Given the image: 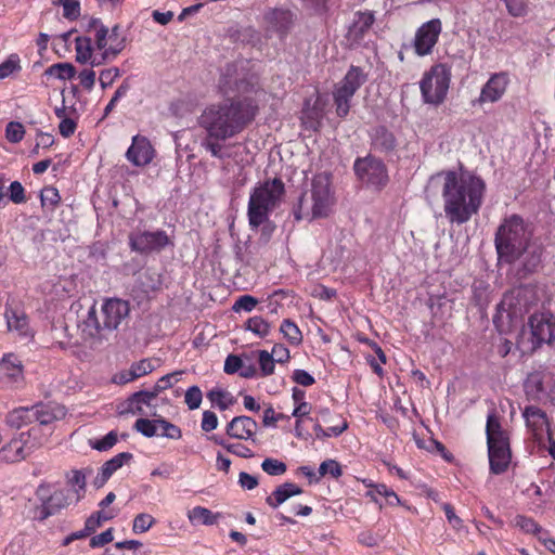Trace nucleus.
Listing matches in <instances>:
<instances>
[{
	"instance_id": "1",
	"label": "nucleus",
	"mask_w": 555,
	"mask_h": 555,
	"mask_svg": "<svg viewBox=\"0 0 555 555\" xmlns=\"http://www.w3.org/2000/svg\"><path fill=\"white\" fill-rule=\"evenodd\" d=\"M218 87L225 95L236 91L238 96L208 105L201 114L198 124L205 131L202 147L212 157L224 159L231 157L225 142L242 133L255 119L258 106L248 94L259 90L256 83L238 78L234 65L225 67Z\"/></svg>"
},
{
	"instance_id": "2",
	"label": "nucleus",
	"mask_w": 555,
	"mask_h": 555,
	"mask_svg": "<svg viewBox=\"0 0 555 555\" xmlns=\"http://www.w3.org/2000/svg\"><path fill=\"white\" fill-rule=\"evenodd\" d=\"M431 179L442 180L443 210L451 223H466L479 211L486 193V183L479 176L461 168L440 171Z\"/></svg>"
},
{
	"instance_id": "3",
	"label": "nucleus",
	"mask_w": 555,
	"mask_h": 555,
	"mask_svg": "<svg viewBox=\"0 0 555 555\" xmlns=\"http://www.w3.org/2000/svg\"><path fill=\"white\" fill-rule=\"evenodd\" d=\"M531 233L522 218L513 215L500 224L495 233V248L499 258L507 263L524 258V267L528 272L534 271L540 262L542 249L530 243Z\"/></svg>"
},
{
	"instance_id": "4",
	"label": "nucleus",
	"mask_w": 555,
	"mask_h": 555,
	"mask_svg": "<svg viewBox=\"0 0 555 555\" xmlns=\"http://www.w3.org/2000/svg\"><path fill=\"white\" fill-rule=\"evenodd\" d=\"M335 205L331 177L326 172L318 173L311 181V188L305 191L294 209L296 220H313L327 217Z\"/></svg>"
},
{
	"instance_id": "5",
	"label": "nucleus",
	"mask_w": 555,
	"mask_h": 555,
	"mask_svg": "<svg viewBox=\"0 0 555 555\" xmlns=\"http://www.w3.org/2000/svg\"><path fill=\"white\" fill-rule=\"evenodd\" d=\"M284 194V183L280 178L268 179L250 192L247 216L249 225L257 229L269 219V214L280 204Z\"/></svg>"
},
{
	"instance_id": "6",
	"label": "nucleus",
	"mask_w": 555,
	"mask_h": 555,
	"mask_svg": "<svg viewBox=\"0 0 555 555\" xmlns=\"http://www.w3.org/2000/svg\"><path fill=\"white\" fill-rule=\"evenodd\" d=\"M555 341V317L551 313L532 314L517 338V348L522 353H533L543 344Z\"/></svg>"
},
{
	"instance_id": "7",
	"label": "nucleus",
	"mask_w": 555,
	"mask_h": 555,
	"mask_svg": "<svg viewBox=\"0 0 555 555\" xmlns=\"http://www.w3.org/2000/svg\"><path fill=\"white\" fill-rule=\"evenodd\" d=\"M130 306L128 301L109 298L102 304L100 315H98L94 307L89 310L85 324L88 327H93L95 334H99L101 330L113 331L128 318Z\"/></svg>"
},
{
	"instance_id": "8",
	"label": "nucleus",
	"mask_w": 555,
	"mask_h": 555,
	"mask_svg": "<svg viewBox=\"0 0 555 555\" xmlns=\"http://www.w3.org/2000/svg\"><path fill=\"white\" fill-rule=\"evenodd\" d=\"M451 73L444 64H436L424 73L420 81L422 96L425 103L441 104L448 93Z\"/></svg>"
},
{
	"instance_id": "9",
	"label": "nucleus",
	"mask_w": 555,
	"mask_h": 555,
	"mask_svg": "<svg viewBox=\"0 0 555 555\" xmlns=\"http://www.w3.org/2000/svg\"><path fill=\"white\" fill-rule=\"evenodd\" d=\"M367 80V74L359 66H350L345 77L335 86L333 99L336 114L344 118L350 109V102L354 93Z\"/></svg>"
},
{
	"instance_id": "10",
	"label": "nucleus",
	"mask_w": 555,
	"mask_h": 555,
	"mask_svg": "<svg viewBox=\"0 0 555 555\" xmlns=\"http://www.w3.org/2000/svg\"><path fill=\"white\" fill-rule=\"evenodd\" d=\"M353 169L358 179L367 188L380 190L389 181L388 170L384 162L375 156L367 155L357 158Z\"/></svg>"
},
{
	"instance_id": "11",
	"label": "nucleus",
	"mask_w": 555,
	"mask_h": 555,
	"mask_svg": "<svg viewBox=\"0 0 555 555\" xmlns=\"http://www.w3.org/2000/svg\"><path fill=\"white\" fill-rule=\"evenodd\" d=\"M131 250L140 254L160 251L167 246H173L172 240L163 230L142 231L129 235Z\"/></svg>"
},
{
	"instance_id": "12",
	"label": "nucleus",
	"mask_w": 555,
	"mask_h": 555,
	"mask_svg": "<svg viewBox=\"0 0 555 555\" xmlns=\"http://www.w3.org/2000/svg\"><path fill=\"white\" fill-rule=\"evenodd\" d=\"M442 31V23L439 18H433L422 24L414 36L413 49L416 55L426 56L431 54Z\"/></svg>"
},
{
	"instance_id": "13",
	"label": "nucleus",
	"mask_w": 555,
	"mask_h": 555,
	"mask_svg": "<svg viewBox=\"0 0 555 555\" xmlns=\"http://www.w3.org/2000/svg\"><path fill=\"white\" fill-rule=\"evenodd\" d=\"M509 85V76L505 72L492 74L482 86L480 94L476 100L479 105L499 102L505 94Z\"/></svg>"
},
{
	"instance_id": "14",
	"label": "nucleus",
	"mask_w": 555,
	"mask_h": 555,
	"mask_svg": "<svg viewBox=\"0 0 555 555\" xmlns=\"http://www.w3.org/2000/svg\"><path fill=\"white\" fill-rule=\"evenodd\" d=\"M0 379L10 388L24 384V366L14 353H7L0 360Z\"/></svg>"
},
{
	"instance_id": "15",
	"label": "nucleus",
	"mask_w": 555,
	"mask_h": 555,
	"mask_svg": "<svg viewBox=\"0 0 555 555\" xmlns=\"http://www.w3.org/2000/svg\"><path fill=\"white\" fill-rule=\"evenodd\" d=\"M154 156L155 150L150 140L140 134L132 138L131 145L126 152V158L128 162L137 167L149 165L153 160Z\"/></svg>"
},
{
	"instance_id": "16",
	"label": "nucleus",
	"mask_w": 555,
	"mask_h": 555,
	"mask_svg": "<svg viewBox=\"0 0 555 555\" xmlns=\"http://www.w3.org/2000/svg\"><path fill=\"white\" fill-rule=\"evenodd\" d=\"M326 102L320 94L314 99L310 98L305 101L301 112V121L307 129L317 131L325 115Z\"/></svg>"
},
{
	"instance_id": "17",
	"label": "nucleus",
	"mask_w": 555,
	"mask_h": 555,
	"mask_svg": "<svg viewBox=\"0 0 555 555\" xmlns=\"http://www.w3.org/2000/svg\"><path fill=\"white\" fill-rule=\"evenodd\" d=\"M4 318L10 332L17 333L18 336L33 338L35 333L29 325V320L25 311L21 308H13L5 305Z\"/></svg>"
},
{
	"instance_id": "18",
	"label": "nucleus",
	"mask_w": 555,
	"mask_h": 555,
	"mask_svg": "<svg viewBox=\"0 0 555 555\" xmlns=\"http://www.w3.org/2000/svg\"><path fill=\"white\" fill-rule=\"evenodd\" d=\"M72 503L75 502V496L72 494L70 490L57 489L52 492L49 498L42 500V505L40 507V518L46 519L62 508L67 507Z\"/></svg>"
},
{
	"instance_id": "19",
	"label": "nucleus",
	"mask_w": 555,
	"mask_h": 555,
	"mask_svg": "<svg viewBox=\"0 0 555 555\" xmlns=\"http://www.w3.org/2000/svg\"><path fill=\"white\" fill-rule=\"evenodd\" d=\"M258 424L249 416H235L227 425V434L229 437L238 440H255Z\"/></svg>"
},
{
	"instance_id": "20",
	"label": "nucleus",
	"mask_w": 555,
	"mask_h": 555,
	"mask_svg": "<svg viewBox=\"0 0 555 555\" xmlns=\"http://www.w3.org/2000/svg\"><path fill=\"white\" fill-rule=\"evenodd\" d=\"M522 417L527 429L535 439H540L545 428L548 427L546 413L535 405H528L522 410Z\"/></svg>"
},
{
	"instance_id": "21",
	"label": "nucleus",
	"mask_w": 555,
	"mask_h": 555,
	"mask_svg": "<svg viewBox=\"0 0 555 555\" xmlns=\"http://www.w3.org/2000/svg\"><path fill=\"white\" fill-rule=\"evenodd\" d=\"M489 464L492 474H503L511 463L509 442L488 446Z\"/></svg>"
},
{
	"instance_id": "22",
	"label": "nucleus",
	"mask_w": 555,
	"mask_h": 555,
	"mask_svg": "<svg viewBox=\"0 0 555 555\" xmlns=\"http://www.w3.org/2000/svg\"><path fill=\"white\" fill-rule=\"evenodd\" d=\"M33 421L38 422L40 425H48L54 421H60L65 417L66 409L59 403H39L31 406Z\"/></svg>"
},
{
	"instance_id": "23",
	"label": "nucleus",
	"mask_w": 555,
	"mask_h": 555,
	"mask_svg": "<svg viewBox=\"0 0 555 555\" xmlns=\"http://www.w3.org/2000/svg\"><path fill=\"white\" fill-rule=\"evenodd\" d=\"M375 22V15L372 11H358L348 29V39L352 42H359L367 34Z\"/></svg>"
},
{
	"instance_id": "24",
	"label": "nucleus",
	"mask_w": 555,
	"mask_h": 555,
	"mask_svg": "<svg viewBox=\"0 0 555 555\" xmlns=\"http://www.w3.org/2000/svg\"><path fill=\"white\" fill-rule=\"evenodd\" d=\"M24 436L25 435L22 434L0 449V462H20L30 453V448L27 447V441L24 439Z\"/></svg>"
},
{
	"instance_id": "25",
	"label": "nucleus",
	"mask_w": 555,
	"mask_h": 555,
	"mask_svg": "<svg viewBox=\"0 0 555 555\" xmlns=\"http://www.w3.org/2000/svg\"><path fill=\"white\" fill-rule=\"evenodd\" d=\"M155 399V392L151 390L137 391L127 399L120 413L146 415L144 406H153Z\"/></svg>"
},
{
	"instance_id": "26",
	"label": "nucleus",
	"mask_w": 555,
	"mask_h": 555,
	"mask_svg": "<svg viewBox=\"0 0 555 555\" xmlns=\"http://www.w3.org/2000/svg\"><path fill=\"white\" fill-rule=\"evenodd\" d=\"M131 459V453L121 452L112 457L111 460L106 461L100 468V472L93 481L94 486L96 488L103 487L105 482L111 478V476Z\"/></svg>"
},
{
	"instance_id": "27",
	"label": "nucleus",
	"mask_w": 555,
	"mask_h": 555,
	"mask_svg": "<svg viewBox=\"0 0 555 555\" xmlns=\"http://www.w3.org/2000/svg\"><path fill=\"white\" fill-rule=\"evenodd\" d=\"M486 434L488 446L509 442L508 434L502 428L500 418L494 412L488 414Z\"/></svg>"
},
{
	"instance_id": "28",
	"label": "nucleus",
	"mask_w": 555,
	"mask_h": 555,
	"mask_svg": "<svg viewBox=\"0 0 555 555\" xmlns=\"http://www.w3.org/2000/svg\"><path fill=\"white\" fill-rule=\"evenodd\" d=\"M90 468L73 469L66 474L67 485L72 487L70 492L75 502H79L86 493L87 476L91 474Z\"/></svg>"
},
{
	"instance_id": "29",
	"label": "nucleus",
	"mask_w": 555,
	"mask_h": 555,
	"mask_svg": "<svg viewBox=\"0 0 555 555\" xmlns=\"http://www.w3.org/2000/svg\"><path fill=\"white\" fill-rule=\"evenodd\" d=\"M302 493V489L295 483L284 482L279 486L273 493L266 499L268 505L276 508L283 504L287 499Z\"/></svg>"
},
{
	"instance_id": "30",
	"label": "nucleus",
	"mask_w": 555,
	"mask_h": 555,
	"mask_svg": "<svg viewBox=\"0 0 555 555\" xmlns=\"http://www.w3.org/2000/svg\"><path fill=\"white\" fill-rule=\"evenodd\" d=\"M106 37H107V27L100 24L95 28L94 39H95L96 48L99 50H101L102 53L99 56L98 55L91 56V60L88 63H90V65L92 67L100 66L108 61H113L116 59L115 55H106V44H107Z\"/></svg>"
},
{
	"instance_id": "31",
	"label": "nucleus",
	"mask_w": 555,
	"mask_h": 555,
	"mask_svg": "<svg viewBox=\"0 0 555 555\" xmlns=\"http://www.w3.org/2000/svg\"><path fill=\"white\" fill-rule=\"evenodd\" d=\"M513 299L516 300V306H518L517 310H528L529 307L537 302L534 289L530 286H521L511 294V296H506L502 302V305H505L507 300L512 301ZM512 305V302H509Z\"/></svg>"
},
{
	"instance_id": "32",
	"label": "nucleus",
	"mask_w": 555,
	"mask_h": 555,
	"mask_svg": "<svg viewBox=\"0 0 555 555\" xmlns=\"http://www.w3.org/2000/svg\"><path fill=\"white\" fill-rule=\"evenodd\" d=\"M266 20L275 30L285 33L293 22V15L289 10L272 9L267 12Z\"/></svg>"
},
{
	"instance_id": "33",
	"label": "nucleus",
	"mask_w": 555,
	"mask_h": 555,
	"mask_svg": "<svg viewBox=\"0 0 555 555\" xmlns=\"http://www.w3.org/2000/svg\"><path fill=\"white\" fill-rule=\"evenodd\" d=\"M371 139L373 147L380 152L392 151L396 146V139L392 132L385 127L375 128L372 132Z\"/></svg>"
},
{
	"instance_id": "34",
	"label": "nucleus",
	"mask_w": 555,
	"mask_h": 555,
	"mask_svg": "<svg viewBox=\"0 0 555 555\" xmlns=\"http://www.w3.org/2000/svg\"><path fill=\"white\" fill-rule=\"evenodd\" d=\"M310 420L314 422L313 431L315 438L320 440H324L330 437H338L348 428V423L344 418H339L337 424L327 426L326 429L322 427L320 423V417H314Z\"/></svg>"
},
{
	"instance_id": "35",
	"label": "nucleus",
	"mask_w": 555,
	"mask_h": 555,
	"mask_svg": "<svg viewBox=\"0 0 555 555\" xmlns=\"http://www.w3.org/2000/svg\"><path fill=\"white\" fill-rule=\"evenodd\" d=\"M219 517L220 514H215L210 509L203 506H195L188 512V519L193 526H211L217 522Z\"/></svg>"
},
{
	"instance_id": "36",
	"label": "nucleus",
	"mask_w": 555,
	"mask_h": 555,
	"mask_svg": "<svg viewBox=\"0 0 555 555\" xmlns=\"http://www.w3.org/2000/svg\"><path fill=\"white\" fill-rule=\"evenodd\" d=\"M106 55H117L126 47V37L120 33V27L115 25L111 30L107 28Z\"/></svg>"
},
{
	"instance_id": "37",
	"label": "nucleus",
	"mask_w": 555,
	"mask_h": 555,
	"mask_svg": "<svg viewBox=\"0 0 555 555\" xmlns=\"http://www.w3.org/2000/svg\"><path fill=\"white\" fill-rule=\"evenodd\" d=\"M7 424L12 428H21L33 423L31 408H17L11 411L5 418Z\"/></svg>"
},
{
	"instance_id": "38",
	"label": "nucleus",
	"mask_w": 555,
	"mask_h": 555,
	"mask_svg": "<svg viewBox=\"0 0 555 555\" xmlns=\"http://www.w3.org/2000/svg\"><path fill=\"white\" fill-rule=\"evenodd\" d=\"M207 398L212 405L219 408L221 411L229 409L235 402L234 397L229 391L221 388H212L209 390Z\"/></svg>"
},
{
	"instance_id": "39",
	"label": "nucleus",
	"mask_w": 555,
	"mask_h": 555,
	"mask_svg": "<svg viewBox=\"0 0 555 555\" xmlns=\"http://www.w3.org/2000/svg\"><path fill=\"white\" fill-rule=\"evenodd\" d=\"M76 61L86 64L91 60L93 49L89 37H77L75 39Z\"/></svg>"
},
{
	"instance_id": "40",
	"label": "nucleus",
	"mask_w": 555,
	"mask_h": 555,
	"mask_svg": "<svg viewBox=\"0 0 555 555\" xmlns=\"http://www.w3.org/2000/svg\"><path fill=\"white\" fill-rule=\"evenodd\" d=\"M46 75L61 80H70L76 75V68L70 63H57L46 69Z\"/></svg>"
},
{
	"instance_id": "41",
	"label": "nucleus",
	"mask_w": 555,
	"mask_h": 555,
	"mask_svg": "<svg viewBox=\"0 0 555 555\" xmlns=\"http://www.w3.org/2000/svg\"><path fill=\"white\" fill-rule=\"evenodd\" d=\"M22 69L21 59L18 54H10L5 61L0 63V79H5L14 73H18Z\"/></svg>"
},
{
	"instance_id": "42",
	"label": "nucleus",
	"mask_w": 555,
	"mask_h": 555,
	"mask_svg": "<svg viewBox=\"0 0 555 555\" xmlns=\"http://www.w3.org/2000/svg\"><path fill=\"white\" fill-rule=\"evenodd\" d=\"M281 332L283 333L284 337L293 345H299L302 340V335L299 330V327L292 322L291 320L286 319L281 324Z\"/></svg>"
},
{
	"instance_id": "43",
	"label": "nucleus",
	"mask_w": 555,
	"mask_h": 555,
	"mask_svg": "<svg viewBox=\"0 0 555 555\" xmlns=\"http://www.w3.org/2000/svg\"><path fill=\"white\" fill-rule=\"evenodd\" d=\"M133 428L143 436L151 438L157 435L159 423L158 420L141 417L135 421Z\"/></svg>"
},
{
	"instance_id": "44",
	"label": "nucleus",
	"mask_w": 555,
	"mask_h": 555,
	"mask_svg": "<svg viewBox=\"0 0 555 555\" xmlns=\"http://www.w3.org/2000/svg\"><path fill=\"white\" fill-rule=\"evenodd\" d=\"M155 522L156 519L152 515L147 513H140L133 519L132 531L134 533H144L150 530Z\"/></svg>"
},
{
	"instance_id": "45",
	"label": "nucleus",
	"mask_w": 555,
	"mask_h": 555,
	"mask_svg": "<svg viewBox=\"0 0 555 555\" xmlns=\"http://www.w3.org/2000/svg\"><path fill=\"white\" fill-rule=\"evenodd\" d=\"M246 328L259 337H266L270 332V324L261 317H253L247 320Z\"/></svg>"
},
{
	"instance_id": "46",
	"label": "nucleus",
	"mask_w": 555,
	"mask_h": 555,
	"mask_svg": "<svg viewBox=\"0 0 555 555\" xmlns=\"http://www.w3.org/2000/svg\"><path fill=\"white\" fill-rule=\"evenodd\" d=\"M261 468L264 473L270 476H281L283 475L287 467L286 464L280 460L267 457L261 463Z\"/></svg>"
},
{
	"instance_id": "47",
	"label": "nucleus",
	"mask_w": 555,
	"mask_h": 555,
	"mask_svg": "<svg viewBox=\"0 0 555 555\" xmlns=\"http://www.w3.org/2000/svg\"><path fill=\"white\" fill-rule=\"evenodd\" d=\"M180 374L181 372H172L170 374L164 375L156 382L151 392H155L156 398L159 395V392L172 387V385L179 380Z\"/></svg>"
},
{
	"instance_id": "48",
	"label": "nucleus",
	"mask_w": 555,
	"mask_h": 555,
	"mask_svg": "<svg viewBox=\"0 0 555 555\" xmlns=\"http://www.w3.org/2000/svg\"><path fill=\"white\" fill-rule=\"evenodd\" d=\"M515 526L526 533L538 534L541 532V527L532 519L522 515L515 517Z\"/></svg>"
},
{
	"instance_id": "49",
	"label": "nucleus",
	"mask_w": 555,
	"mask_h": 555,
	"mask_svg": "<svg viewBox=\"0 0 555 555\" xmlns=\"http://www.w3.org/2000/svg\"><path fill=\"white\" fill-rule=\"evenodd\" d=\"M203 393L198 386H191L186 389L184 401L190 410H196L201 406Z\"/></svg>"
},
{
	"instance_id": "50",
	"label": "nucleus",
	"mask_w": 555,
	"mask_h": 555,
	"mask_svg": "<svg viewBox=\"0 0 555 555\" xmlns=\"http://www.w3.org/2000/svg\"><path fill=\"white\" fill-rule=\"evenodd\" d=\"M257 305H258L257 298H255L254 296H250V295H243V296H240L235 300L232 309L235 312H241V311L250 312L256 308Z\"/></svg>"
},
{
	"instance_id": "51",
	"label": "nucleus",
	"mask_w": 555,
	"mask_h": 555,
	"mask_svg": "<svg viewBox=\"0 0 555 555\" xmlns=\"http://www.w3.org/2000/svg\"><path fill=\"white\" fill-rule=\"evenodd\" d=\"M258 361L263 376L273 374L275 367L273 354H270L267 350H260L258 353Z\"/></svg>"
},
{
	"instance_id": "52",
	"label": "nucleus",
	"mask_w": 555,
	"mask_h": 555,
	"mask_svg": "<svg viewBox=\"0 0 555 555\" xmlns=\"http://www.w3.org/2000/svg\"><path fill=\"white\" fill-rule=\"evenodd\" d=\"M24 127L21 122L11 121L5 128V138L12 143H17L24 138Z\"/></svg>"
},
{
	"instance_id": "53",
	"label": "nucleus",
	"mask_w": 555,
	"mask_h": 555,
	"mask_svg": "<svg viewBox=\"0 0 555 555\" xmlns=\"http://www.w3.org/2000/svg\"><path fill=\"white\" fill-rule=\"evenodd\" d=\"M327 474H330L334 478H338L341 476L343 470L337 461L326 460L320 464V467H319L320 477H324Z\"/></svg>"
},
{
	"instance_id": "54",
	"label": "nucleus",
	"mask_w": 555,
	"mask_h": 555,
	"mask_svg": "<svg viewBox=\"0 0 555 555\" xmlns=\"http://www.w3.org/2000/svg\"><path fill=\"white\" fill-rule=\"evenodd\" d=\"M63 5V16L67 20H77L80 15V2L78 0H59Z\"/></svg>"
},
{
	"instance_id": "55",
	"label": "nucleus",
	"mask_w": 555,
	"mask_h": 555,
	"mask_svg": "<svg viewBox=\"0 0 555 555\" xmlns=\"http://www.w3.org/2000/svg\"><path fill=\"white\" fill-rule=\"evenodd\" d=\"M159 428L162 429L160 436L169 438V439H180L182 436L181 429L175 424L164 420L158 418Z\"/></svg>"
},
{
	"instance_id": "56",
	"label": "nucleus",
	"mask_w": 555,
	"mask_h": 555,
	"mask_svg": "<svg viewBox=\"0 0 555 555\" xmlns=\"http://www.w3.org/2000/svg\"><path fill=\"white\" fill-rule=\"evenodd\" d=\"M40 199L42 206L50 205L51 207H54L59 204L61 196L55 188L48 186L41 191Z\"/></svg>"
},
{
	"instance_id": "57",
	"label": "nucleus",
	"mask_w": 555,
	"mask_h": 555,
	"mask_svg": "<svg viewBox=\"0 0 555 555\" xmlns=\"http://www.w3.org/2000/svg\"><path fill=\"white\" fill-rule=\"evenodd\" d=\"M120 77V70L118 67H111L100 73V85L103 89L112 86L114 81Z\"/></svg>"
},
{
	"instance_id": "58",
	"label": "nucleus",
	"mask_w": 555,
	"mask_h": 555,
	"mask_svg": "<svg viewBox=\"0 0 555 555\" xmlns=\"http://www.w3.org/2000/svg\"><path fill=\"white\" fill-rule=\"evenodd\" d=\"M513 16H522L527 12V0H503Z\"/></svg>"
},
{
	"instance_id": "59",
	"label": "nucleus",
	"mask_w": 555,
	"mask_h": 555,
	"mask_svg": "<svg viewBox=\"0 0 555 555\" xmlns=\"http://www.w3.org/2000/svg\"><path fill=\"white\" fill-rule=\"evenodd\" d=\"M116 442L117 434L115 431H109L102 439L96 440L92 447L99 451H106L113 448L116 444Z\"/></svg>"
},
{
	"instance_id": "60",
	"label": "nucleus",
	"mask_w": 555,
	"mask_h": 555,
	"mask_svg": "<svg viewBox=\"0 0 555 555\" xmlns=\"http://www.w3.org/2000/svg\"><path fill=\"white\" fill-rule=\"evenodd\" d=\"M10 199L15 204H21L26 201L25 190L21 182L13 181L9 188Z\"/></svg>"
},
{
	"instance_id": "61",
	"label": "nucleus",
	"mask_w": 555,
	"mask_h": 555,
	"mask_svg": "<svg viewBox=\"0 0 555 555\" xmlns=\"http://www.w3.org/2000/svg\"><path fill=\"white\" fill-rule=\"evenodd\" d=\"M225 450L243 459H250L254 456V452L248 447L240 442L230 443V446L225 447Z\"/></svg>"
},
{
	"instance_id": "62",
	"label": "nucleus",
	"mask_w": 555,
	"mask_h": 555,
	"mask_svg": "<svg viewBox=\"0 0 555 555\" xmlns=\"http://www.w3.org/2000/svg\"><path fill=\"white\" fill-rule=\"evenodd\" d=\"M243 367V361L240 357L229 354L224 361V372L227 374H234L241 371Z\"/></svg>"
},
{
	"instance_id": "63",
	"label": "nucleus",
	"mask_w": 555,
	"mask_h": 555,
	"mask_svg": "<svg viewBox=\"0 0 555 555\" xmlns=\"http://www.w3.org/2000/svg\"><path fill=\"white\" fill-rule=\"evenodd\" d=\"M131 369L133 371L134 376H137V378H139L141 376L147 375L151 372H153L154 365L152 364V362L150 360L144 359L137 363H133L131 365Z\"/></svg>"
},
{
	"instance_id": "64",
	"label": "nucleus",
	"mask_w": 555,
	"mask_h": 555,
	"mask_svg": "<svg viewBox=\"0 0 555 555\" xmlns=\"http://www.w3.org/2000/svg\"><path fill=\"white\" fill-rule=\"evenodd\" d=\"M218 426V417L216 413L211 411H205L203 413L201 427L204 431L209 433L216 429Z\"/></svg>"
}]
</instances>
